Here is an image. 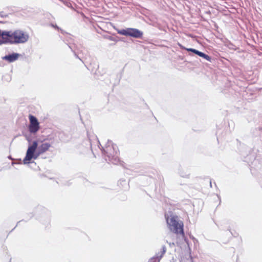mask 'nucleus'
<instances>
[{
	"label": "nucleus",
	"instance_id": "nucleus-5",
	"mask_svg": "<svg viewBox=\"0 0 262 262\" xmlns=\"http://www.w3.org/2000/svg\"><path fill=\"white\" fill-rule=\"evenodd\" d=\"M118 33L120 35L129 36L135 38H141L143 35V33L141 31L135 28H127L118 30Z\"/></svg>",
	"mask_w": 262,
	"mask_h": 262
},
{
	"label": "nucleus",
	"instance_id": "nucleus-6",
	"mask_svg": "<svg viewBox=\"0 0 262 262\" xmlns=\"http://www.w3.org/2000/svg\"><path fill=\"white\" fill-rule=\"evenodd\" d=\"M30 124L28 127L29 130L31 133H37L40 128L39 123L37 118L32 115L29 116Z\"/></svg>",
	"mask_w": 262,
	"mask_h": 262
},
{
	"label": "nucleus",
	"instance_id": "nucleus-2",
	"mask_svg": "<svg viewBox=\"0 0 262 262\" xmlns=\"http://www.w3.org/2000/svg\"><path fill=\"white\" fill-rule=\"evenodd\" d=\"M37 141H34L32 144L29 146L26 155L24 159V163H28L33 158L37 159L39 156L49 150L51 145L49 143H43L37 147Z\"/></svg>",
	"mask_w": 262,
	"mask_h": 262
},
{
	"label": "nucleus",
	"instance_id": "nucleus-7",
	"mask_svg": "<svg viewBox=\"0 0 262 262\" xmlns=\"http://www.w3.org/2000/svg\"><path fill=\"white\" fill-rule=\"evenodd\" d=\"M178 46L182 49H184V50H187L188 51L192 52L195 53V54L199 55V56L205 58L207 60H208L209 61H211V57L209 56H208V55L205 54H204L203 52H200V51H199L198 50H196L195 49H194L186 48H185V47H184L183 46H182L181 44H180L179 43H178Z\"/></svg>",
	"mask_w": 262,
	"mask_h": 262
},
{
	"label": "nucleus",
	"instance_id": "nucleus-9",
	"mask_svg": "<svg viewBox=\"0 0 262 262\" xmlns=\"http://www.w3.org/2000/svg\"><path fill=\"white\" fill-rule=\"evenodd\" d=\"M166 251V247L165 246H163L162 247V250L161 251V255L160 256V258H161L163 257V256L165 253Z\"/></svg>",
	"mask_w": 262,
	"mask_h": 262
},
{
	"label": "nucleus",
	"instance_id": "nucleus-1",
	"mask_svg": "<svg viewBox=\"0 0 262 262\" xmlns=\"http://www.w3.org/2000/svg\"><path fill=\"white\" fill-rule=\"evenodd\" d=\"M3 37L5 44L18 45L27 42L29 36L25 31L16 29L14 31H4Z\"/></svg>",
	"mask_w": 262,
	"mask_h": 262
},
{
	"label": "nucleus",
	"instance_id": "nucleus-3",
	"mask_svg": "<svg viewBox=\"0 0 262 262\" xmlns=\"http://www.w3.org/2000/svg\"><path fill=\"white\" fill-rule=\"evenodd\" d=\"M165 219L168 227L171 232L182 237L185 236L183 222L179 220L177 215L165 216Z\"/></svg>",
	"mask_w": 262,
	"mask_h": 262
},
{
	"label": "nucleus",
	"instance_id": "nucleus-8",
	"mask_svg": "<svg viewBox=\"0 0 262 262\" xmlns=\"http://www.w3.org/2000/svg\"><path fill=\"white\" fill-rule=\"evenodd\" d=\"M19 56V55L18 53H13L12 54L6 55L3 57V59L4 60H7L9 62H12L17 60Z\"/></svg>",
	"mask_w": 262,
	"mask_h": 262
},
{
	"label": "nucleus",
	"instance_id": "nucleus-4",
	"mask_svg": "<svg viewBox=\"0 0 262 262\" xmlns=\"http://www.w3.org/2000/svg\"><path fill=\"white\" fill-rule=\"evenodd\" d=\"M104 152L108 157L109 160L113 162H119V151L116 146L113 144L107 145L105 149Z\"/></svg>",
	"mask_w": 262,
	"mask_h": 262
}]
</instances>
